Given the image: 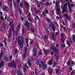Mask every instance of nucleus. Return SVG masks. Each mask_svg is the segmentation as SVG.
Here are the masks:
<instances>
[{
  "label": "nucleus",
  "mask_w": 75,
  "mask_h": 75,
  "mask_svg": "<svg viewBox=\"0 0 75 75\" xmlns=\"http://www.w3.org/2000/svg\"><path fill=\"white\" fill-rule=\"evenodd\" d=\"M62 11V13H64V12H67V10L66 9H63Z\"/></svg>",
  "instance_id": "c9c22d12"
},
{
  "label": "nucleus",
  "mask_w": 75,
  "mask_h": 75,
  "mask_svg": "<svg viewBox=\"0 0 75 75\" xmlns=\"http://www.w3.org/2000/svg\"><path fill=\"white\" fill-rule=\"evenodd\" d=\"M24 67H26L27 69H28V67L27 66V64H25V65H24Z\"/></svg>",
  "instance_id": "09e8293b"
},
{
  "label": "nucleus",
  "mask_w": 75,
  "mask_h": 75,
  "mask_svg": "<svg viewBox=\"0 0 75 75\" xmlns=\"http://www.w3.org/2000/svg\"><path fill=\"white\" fill-rule=\"evenodd\" d=\"M15 53L14 54V55H16L17 53V50L15 49L14 50Z\"/></svg>",
  "instance_id": "f704fd0d"
},
{
  "label": "nucleus",
  "mask_w": 75,
  "mask_h": 75,
  "mask_svg": "<svg viewBox=\"0 0 75 75\" xmlns=\"http://www.w3.org/2000/svg\"><path fill=\"white\" fill-rule=\"evenodd\" d=\"M25 26L28 27V30H29V22L28 21H26L25 23Z\"/></svg>",
  "instance_id": "39448f33"
},
{
  "label": "nucleus",
  "mask_w": 75,
  "mask_h": 75,
  "mask_svg": "<svg viewBox=\"0 0 75 75\" xmlns=\"http://www.w3.org/2000/svg\"><path fill=\"white\" fill-rule=\"evenodd\" d=\"M70 3L69 2L68 3V6L69 8V10L71 12L72 11L71 7L70 6Z\"/></svg>",
  "instance_id": "9d476101"
},
{
  "label": "nucleus",
  "mask_w": 75,
  "mask_h": 75,
  "mask_svg": "<svg viewBox=\"0 0 75 75\" xmlns=\"http://www.w3.org/2000/svg\"><path fill=\"white\" fill-rule=\"evenodd\" d=\"M42 15H43V16H45V11H43L42 13Z\"/></svg>",
  "instance_id": "de8ad7c7"
},
{
  "label": "nucleus",
  "mask_w": 75,
  "mask_h": 75,
  "mask_svg": "<svg viewBox=\"0 0 75 75\" xmlns=\"http://www.w3.org/2000/svg\"><path fill=\"white\" fill-rule=\"evenodd\" d=\"M69 41H68L67 42V44L68 45H69V46L70 47H71V44L70 43H69V42H70V39H69Z\"/></svg>",
  "instance_id": "b1692460"
},
{
  "label": "nucleus",
  "mask_w": 75,
  "mask_h": 75,
  "mask_svg": "<svg viewBox=\"0 0 75 75\" xmlns=\"http://www.w3.org/2000/svg\"><path fill=\"white\" fill-rule=\"evenodd\" d=\"M71 64L72 65H74V64H75V63L74 62V61H72Z\"/></svg>",
  "instance_id": "13d9d810"
},
{
  "label": "nucleus",
  "mask_w": 75,
  "mask_h": 75,
  "mask_svg": "<svg viewBox=\"0 0 75 75\" xmlns=\"http://www.w3.org/2000/svg\"><path fill=\"white\" fill-rule=\"evenodd\" d=\"M38 54L39 55H42V52L41 51V50H40V52L38 53Z\"/></svg>",
  "instance_id": "f3484780"
},
{
  "label": "nucleus",
  "mask_w": 75,
  "mask_h": 75,
  "mask_svg": "<svg viewBox=\"0 0 75 75\" xmlns=\"http://www.w3.org/2000/svg\"><path fill=\"white\" fill-rule=\"evenodd\" d=\"M1 20H2L3 21H4V18H3V17H1Z\"/></svg>",
  "instance_id": "bf43d9fd"
},
{
  "label": "nucleus",
  "mask_w": 75,
  "mask_h": 75,
  "mask_svg": "<svg viewBox=\"0 0 75 75\" xmlns=\"http://www.w3.org/2000/svg\"><path fill=\"white\" fill-rule=\"evenodd\" d=\"M55 51L56 54H58V52H59V51H58V50L56 49L55 50Z\"/></svg>",
  "instance_id": "473e14b6"
},
{
  "label": "nucleus",
  "mask_w": 75,
  "mask_h": 75,
  "mask_svg": "<svg viewBox=\"0 0 75 75\" xmlns=\"http://www.w3.org/2000/svg\"><path fill=\"white\" fill-rule=\"evenodd\" d=\"M3 27L4 28H6V25H3Z\"/></svg>",
  "instance_id": "774afa93"
},
{
  "label": "nucleus",
  "mask_w": 75,
  "mask_h": 75,
  "mask_svg": "<svg viewBox=\"0 0 75 75\" xmlns=\"http://www.w3.org/2000/svg\"><path fill=\"white\" fill-rule=\"evenodd\" d=\"M47 22H48L49 23H50V24H49H49H53V23H51V20H50L48 18L47 19Z\"/></svg>",
  "instance_id": "4be33fe9"
},
{
  "label": "nucleus",
  "mask_w": 75,
  "mask_h": 75,
  "mask_svg": "<svg viewBox=\"0 0 75 75\" xmlns=\"http://www.w3.org/2000/svg\"><path fill=\"white\" fill-rule=\"evenodd\" d=\"M20 29V25H18V26L17 27V28L16 29V32H17Z\"/></svg>",
  "instance_id": "f8f14e48"
},
{
  "label": "nucleus",
  "mask_w": 75,
  "mask_h": 75,
  "mask_svg": "<svg viewBox=\"0 0 75 75\" xmlns=\"http://www.w3.org/2000/svg\"><path fill=\"white\" fill-rule=\"evenodd\" d=\"M75 70H74L71 72V74H70V75H72L74 74H75Z\"/></svg>",
  "instance_id": "393cba45"
},
{
  "label": "nucleus",
  "mask_w": 75,
  "mask_h": 75,
  "mask_svg": "<svg viewBox=\"0 0 75 75\" xmlns=\"http://www.w3.org/2000/svg\"><path fill=\"white\" fill-rule=\"evenodd\" d=\"M3 51L2 50H1V52L0 53V59H1L2 57L3 56Z\"/></svg>",
  "instance_id": "ddd939ff"
},
{
  "label": "nucleus",
  "mask_w": 75,
  "mask_h": 75,
  "mask_svg": "<svg viewBox=\"0 0 75 75\" xmlns=\"http://www.w3.org/2000/svg\"><path fill=\"white\" fill-rule=\"evenodd\" d=\"M34 71H35V74L36 75H38V72L37 71V70L36 69H35Z\"/></svg>",
  "instance_id": "c756f323"
},
{
  "label": "nucleus",
  "mask_w": 75,
  "mask_h": 75,
  "mask_svg": "<svg viewBox=\"0 0 75 75\" xmlns=\"http://www.w3.org/2000/svg\"><path fill=\"white\" fill-rule=\"evenodd\" d=\"M8 66L9 67H11L12 66H13L14 67H16V62L14 61H13L12 62L9 64Z\"/></svg>",
  "instance_id": "f257e3e1"
},
{
  "label": "nucleus",
  "mask_w": 75,
  "mask_h": 75,
  "mask_svg": "<svg viewBox=\"0 0 75 75\" xmlns=\"http://www.w3.org/2000/svg\"><path fill=\"white\" fill-rule=\"evenodd\" d=\"M67 65L68 66H70V60H69L67 62Z\"/></svg>",
  "instance_id": "2f4dec72"
},
{
  "label": "nucleus",
  "mask_w": 75,
  "mask_h": 75,
  "mask_svg": "<svg viewBox=\"0 0 75 75\" xmlns=\"http://www.w3.org/2000/svg\"><path fill=\"white\" fill-rule=\"evenodd\" d=\"M7 7L5 6L4 8H3V10L4 11H6V10H7Z\"/></svg>",
  "instance_id": "bb28decb"
},
{
  "label": "nucleus",
  "mask_w": 75,
  "mask_h": 75,
  "mask_svg": "<svg viewBox=\"0 0 75 75\" xmlns=\"http://www.w3.org/2000/svg\"><path fill=\"white\" fill-rule=\"evenodd\" d=\"M20 6L21 8L23 7V4H22L21 3H20Z\"/></svg>",
  "instance_id": "603ef678"
},
{
  "label": "nucleus",
  "mask_w": 75,
  "mask_h": 75,
  "mask_svg": "<svg viewBox=\"0 0 75 75\" xmlns=\"http://www.w3.org/2000/svg\"><path fill=\"white\" fill-rule=\"evenodd\" d=\"M54 37H55V36H54V34H53L52 36V38H54Z\"/></svg>",
  "instance_id": "6e6d98bb"
},
{
  "label": "nucleus",
  "mask_w": 75,
  "mask_h": 75,
  "mask_svg": "<svg viewBox=\"0 0 75 75\" xmlns=\"http://www.w3.org/2000/svg\"><path fill=\"white\" fill-rule=\"evenodd\" d=\"M48 64H49V65H50L52 64V59H51L49 60L48 62Z\"/></svg>",
  "instance_id": "1a4fd4ad"
},
{
  "label": "nucleus",
  "mask_w": 75,
  "mask_h": 75,
  "mask_svg": "<svg viewBox=\"0 0 75 75\" xmlns=\"http://www.w3.org/2000/svg\"><path fill=\"white\" fill-rule=\"evenodd\" d=\"M7 15L6 14L5 15V19L6 20V19H7Z\"/></svg>",
  "instance_id": "4d7b16f0"
},
{
  "label": "nucleus",
  "mask_w": 75,
  "mask_h": 75,
  "mask_svg": "<svg viewBox=\"0 0 75 75\" xmlns=\"http://www.w3.org/2000/svg\"><path fill=\"white\" fill-rule=\"evenodd\" d=\"M17 1L18 3V4H19V3L20 2V0H17Z\"/></svg>",
  "instance_id": "052dcab7"
},
{
  "label": "nucleus",
  "mask_w": 75,
  "mask_h": 75,
  "mask_svg": "<svg viewBox=\"0 0 75 75\" xmlns=\"http://www.w3.org/2000/svg\"><path fill=\"white\" fill-rule=\"evenodd\" d=\"M35 55H36V53L35 52H33L34 56H35Z\"/></svg>",
  "instance_id": "e2e57ef3"
},
{
  "label": "nucleus",
  "mask_w": 75,
  "mask_h": 75,
  "mask_svg": "<svg viewBox=\"0 0 75 75\" xmlns=\"http://www.w3.org/2000/svg\"><path fill=\"white\" fill-rule=\"evenodd\" d=\"M69 69H70V71H72V70H73L72 68V67H70L69 68Z\"/></svg>",
  "instance_id": "864d4df0"
},
{
  "label": "nucleus",
  "mask_w": 75,
  "mask_h": 75,
  "mask_svg": "<svg viewBox=\"0 0 75 75\" xmlns=\"http://www.w3.org/2000/svg\"><path fill=\"white\" fill-rule=\"evenodd\" d=\"M75 27V23H73L72 28H74Z\"/></svg>",
  "instance_id": "4c0bfd02"
},
{
  "label": "nucleus",
  "mask_w": 75,
  "mask_h": 75,
  "mask_svg": "<svg viewBox=\"0 0 75 75\" xmlns=\"http://www.w3.org/2000/svg\"><path fill=\"white\" fill-rule=\"evenodd\" d=\"M43 39L44 41H46V39H47V35H45L44 36Z\"/></svg>",
  "instance_id": "7c9ffc66"
},
{
  "label": "nucleus",
  "mask_w": 75,
  "mask_h": 75,
  "mask_svg": "<svg viewBox=\"0 0 75 75\" xmlns=\"http://www.w3.org/2000/svg\"><path fill=\"white\" fill-rule=\"evenodd\" d=\"M32 32L33 33H35V28H31V29Z\"/></svg>",
  "instance_id": "c85d7f7f"
},
{
  "label": "nucleus",
  "mask_w": 75,
  "mask_h": 75,
  "mask_svg": "<svg viewBox=\"0 0 75 75\" xmlns=\"http://www.w3.org/2000/svg\"><path fill=\"white\" fill-rule=\"evenodd\" d=\"M25 50L24 51V54L22 56V58L23 59H24L25 58V54H27V47L25 46Z\"/></svg>",
  "instance_id": "f03ea898"
},
{
  "label": "nucleus",
  "mask_w": 75,
  "mask_h": 75,
  "mask_svg": "<svg viewBox=\"0 0 75 75\" xmlns=\"http://www.w3.org/2000/svg\"><path fill=\"white\" fill-rule=\"evenodd\" d=\"M31 62V60H28L27 62V63L29 65L30 67H31V64L30 62Z\"/></svg>",
  "instance_id": "9b49d317"
},
{
  "label": "nucleus",
  "mask_w": 75,
  "mask_h": 75,
  "mask_svg": "<svg viewBox=\"0 0 75 75\" xmlns=\"http://www.w3.org/2000/svg\"><path fill=\"white\" fill-rule=\"evenodd\" d=\"M33 53L35 52V49H33Z\"/></svg>",
  "instance_id": "5fc2aeb1"
},
{
  "label": "nucleus",
  "mask_w": 75,
  "mask_h": 75,
  "mask_svg": "<svg viewBox=\"0 0 75 75\" xmlns=\"http://www.w3.org/2000/svg\"><path fill=\"white\" fill-rule=\"evenodd\" d=\"M37 3H38V4H41V2L37 1Z\"/></svg>",
  "instance_id": "8fccbe9b"
},
{
  "label": "nucleus",
  "mask_w": 75,
  "mask_h": 75,
  "mask_svg": "<svg viewBox=\"0 0 75 75\" xmlns=\"http://www.w3.org/2000/svg\"><path fill=\"white\" fill-rule=\"evenodd\" d=\"M23 71H24L25 72H26V69H25V68H24L23 69Z\"/></svg>",
  "instance_id": "680f3d73"
},
{
  "label": "nucleus",
  "mask_w": 75,
  "mask_h": 75,
  "mask_svg": "<svg viewBox=\"0 0 75 75\" xmlns=\"http://www.w3.org/2000/svg\"><path fill=\"white\" fill-rule=\"evenodd\" d=\"M40 11L39 10H36L35 11V13H40Z\"/></svg>",
  "instance_id": "a19ab883"
},
{
  "label": "nucleus",
  "mask_w": 75,
  "mask_h": 75,
  "mask_svg": "<svg viewBox=\"0 0 75 75\" xmlns=\"http://www.w3.org/2000/svg\"><path fill=\"white\" fill-rule=\"evenodd\" d=\"M11 29L10 28L9 30V33L8 35V38L11 37Z\"/></svg>",
  "instance_id": "20e7f679"
},
{
  "label": "nucleus",
  "mask_w": 75,
  "mask_h": 75,
  "mask_svg": "<svg viewBox=\"0 0 75 75\" xmlns=\"http://www.w3.org/2000/svg\"><path fill=\"white\" fill-rule=\"evenodd\" d=\"M64 16L68 20H69L70 18L68 16V14H67V13H65L64 15Z\"/></svg>",
  "instance_id": "6e6552de"
},
{
  "label": "nucleus",
  "mask_w": 75,
  "mask_h": 75,
  "mask_svg": "<svg viewBox=\"0 0 75 75\" xmlns=\"http://www.w3.org/2000/svg\"><path fill=\"white\" fill-rule=\"evenodd\" d=\"M17 74L18 75H22V73L19 71H17Z\"/></svg>",
  "instance_id": "6ab92c4d"
},
{
  "label": "nucleus",
  "mask_w": 75,
  "mask_h": 75,
  "mask_svg": "<svg viewBox=\"0 0 75 75\" xmlns=\"http://www.w3.org/2000/svg\"><path fill=\"white\" fill-rule=\"evenodd\" d=\"M24 40H22L21 41V40H19L18 41V44L19 45H20L21 48H22L23 47V45L24 43Z\"/></svg>",
  "instance_id": "7ed1b4c3"
},
{
  "label": "nucleus",
  "mask_w": 75,
  "mask_h": 75,
  "mask_svg": "<svg viewBox=\"0 0 75 75\" xmlns=\"http://www.w3.org/2000/svg\"><path fill=\"white\" fill-rule=\"evenodd\" d=\"M72 37H73V41L75 42V35H74L72 36Z\"/></svg>",
  "instance_id": "5701e85b"
},
{
  "label": "nucleus",
  "mask_w": 75,
  "mask_h": 75,
  "mask_svg": "<svg viewBox=\"0 0 75 75\" xmlns=\"http://www.w3.org/2000/svg\"><path fill=\"white\" fill-rule=\"evenodd\" d=\"M61 36H62V39H61V41L62 42H65V39L64 38V35L63 34V33H61Z\"/></svg>",
  "instance_id": "0eeeda50"
},
{
  "label": "nucleus",
  "mask_w": 75,
  "mask_h": 75,
  "mask_svg": "<svg viewBox=\"0 0 75 75\" xmlns=\"http://www.w3.org/2000/svg\"><path fill=\"white\" fill-rule=\"evenodd\" d=\"M42 68L43 69H45L47 68V64H45L42 67Z\"/></svg>",
  "instance_id": "2eb2a0df"
},
{
  "label": "nucleus",
  "mask_w": 75,
  "mask_h": 75,
  "mask_svg": "<svg viewBox=\"0 0 75 75\" xmlns=\"http://www.w3.org/2000/svg\"><path fill=\"white\" fill-rule=\"evenodd\" d=\"M53 65L55 66V65H56V63H55V62H54L53 63Z\"/></svg>",
  "instance_id": "338daca9"
},
{
  "label": "nucleus",
  "mask_w": 75,
  "mask_h": 75,
  "mask_svg": "<svg viewBox=\"0 0 75 75\" xmlns=\"http://www.w3.org/2000/svg\"><path fill=\"white\" fill-rule=\"evenodd\" d=\"M59 3V1L58 0H56V4H57V5H58Z\"/></svg>",
  "instance_id": "72a5a7b5"
},
{
  "label": "nucleus",
  "mask_w": 75,
  "mask_h": 75,
  "mask_svg": "<svg viewBox=\"0 0 75 75\" xmlns=\"http://www.w3.org/2000/svg\"><path fill=\"white\" fill-rule=\"evenodd\" d=\"M4 60H6V61H8V57L5 56V55H4Z\"/></svg>",
  "instance_id": "dca6fc26"
},
{
  "label": "nucleus",
  "mask_w": 75,
  "mask_h": 75,
  "mask_svg": "<svg viewBox=\"0 0 75 75\" xmlns=\"http://www.w3.org/2000/svg\"><path fill=\"white\" fill-rule=\"evenodd\" d=\"M59 56H57V57H56V59H58V58H59Z\"/></svg>",
  "instance_id": "69168bd1"
},
{
  "label": "nucleus",
  "mask_w": 75,
  "mask_h": 75,
  "mask_svg": "<svg viewBox=\"0 0 75 75\" xmlns=\"http://www.w3.org/2000/svg\"><path fill=\"white\" fill-rule=\"evenodd\" d=\"M12 56H10V60H11V59H12Z\"/></svg>",
  "instance_id": "0e129e2a"
},
{
  "label": "nucleus",
  "mask_w": 75,
  "mask_h": 75,
  "mask_svg": "<svg viewBox=\"0 0 75 75\" xmlns=\"http://www.w3.org/2000/svg\"><path fill=\"white\" fill-rule=\"evenodd\" d=\"M52 72V69H50L49 70V72L51 73V72Z\"/></svg>",
  "instance_id": "49530a36"
},
{
  "label": "nucleus",
  "mask_w": 75,
  "mask_h": 75,
  "mask_svg": "<svg viewBox=\"0 0 75 75\" xmlns=\"http://www.w3.org/2000/svg\"><path fill=\"white\" fill-rule=\"evenodd\" d=\"M45 10L46 14H48V10H47L46 8H45Z\"/></svg>",
  "instance_id": "cd10ccee"
},
{
  "label": "nucleus",
  "mask_w": 75,
  "mask_h": 75,
  "mask_svg": "<svg viewBox=\"0 0 75 75\" xmlns=\"http://www.w3.org/2000/svg\"><path fill=\"white\" fill-rule=\"evenodd\" d=\"M49 3L47 2L45 4V6H48L49 5Z\"/></svg>",
  "instance_id": "37998d69"
},
{
  "label": "nucleus",
  "mask_w": 75,
  "mask_h": 75,
  "mask_svg": "<svg viewBox=\"0 0 75 75\" xmlns=\"http://www.w3.org/2000/svg\"><path fill=\"white\" fill-rule=\"evenodd\" d=\"M44 52L45 54H46V53L48 52V50H45L44 51Z\"/></svg>",
  "instance_id": "ea45409f"
},
{
  "label": "nucleus",
  "mask_w": 75,
  "mask_h": 75,
  "mask_svg": "<svg viewBox=\"0 0 75 75\" xmlns=\"http://www.w3.org/2000/svg\"><path fill=\"white\" fill-rule=\"evenodd\" d=\"M9 25L10 26L11 25V27H12V29L13 30H14V28L13 27V25H14V24H13V22H11L10 23Z\"/></svg>",
  "instance_id": "4468645a"
},
{
  "label": "nucleus",
  "mask_w": 75,
  "mask_h": 75,
  "mask_svg": "<svg viewBox=\"0 0 75 75\" xmlns=\"http://www.w3.org/2000/svg\"><path fill=\"white\" fill-rule=\"evenodd\" d=\"M65 47V44H62L61 46L62 48H64Z\"/></svg>",
  "instance_id": "e433bc0d"
},
{
  "label": "nucleus",
  "mask_w": 75,
  "mask_h": 75,
  "mask_svg": "<svg viewBox=\"0 0 75 75\" xmlns=\"http://www.w3.org/2000/svg\"><path fill=\"white\" fill-rule=\"evenodd\" d=\"M67 4L66 3L64 5L63 9H65V8H67Z\"/></svg>",
  "instance_id": "a211bd4d"
},
{
  "label": "nucleus",
  "mask_w": 75,
  "mask_h": 75,
  "mask_svg": "<svg viewBox=\"0 0 75 75\" xmlns=\"http://www.w3.org/2000/svg\"><path fill=\"white\" fill-rule=\"evenodd\" d=\"M56 10L57 11V13L59 14V12L60 11V8H57Z\"/></svg>",
  "instance_id": "412c9836"
},
{
  "label": "nucleus",
  "mask_w": 75,
  "mask_h": 75,
  "mask_svg": "<svg viewBox=\"0 0 75 75\" xmlns=\"http://www.w3.org/2000/svg\"><path fill=\"white\" fill-rule=\"evenodd\" d=\"M0 47H3L4 46V45L3 44H0Z\"/></svg>",
  "instance_id": "3c124183"
},
{
  "label": "nucleus",
  "mask_w": 75,
  "mask_h": 75,
  "mask_svg": "<svg viewBox=\"0 0 75 75\" xmlns=\"http://www.w3.org/2000/svg\"><path fill=\"white\" fill-rule=\"evenodd\" d=\"M3 65H4V62L2 61L0 64V65L1 67H3Z\"/></svg>",
  "instance_id": "a878e982"
},
{
  "label": "nucleus",
  "mask_w": 75,
  "mask_h": 75,
  "mask_svg": "<svg viewBox=\"0 0 75 75\" xmlns=\"http://www.w3.org/2000/svg\"><path fill=\"white\" fill-rule=\"evenodd\" d=\"M58 71H59V70L58 69H56V73L57 74H58Z\"/></svg>",
  "instance_id": "a18cd8bd"
},
{
  "label": "nucleus",
  "mask_w": 75,
  "mask_h": 75,
  "mask_svg": "<svg viewBox=\"0 0 75 75\" xmlns=\"http://www.w3.org/2000/svg\"><path fill=\"white\" fill-rule=\"evenodd\" d=\"M25 5H26V7H30L28 5V4L26 1H25Z\"/></svg>",
  "instance_id": "aec40b11"
},
{
  "label": "nucleus",
  "mask_w": 75,
  "mask_h": 75,
  "mask_svg": "<svg viewBox=\"0 0 75 75\" xmlns=\"http://www.w3.org/2000/svg\"><path fill=\"white\" fill-rule=\"evenodd\" d=\"M49 25L50 26V27H52V30H53V31H55V28L54 27V25L53 23H51V24H49Z\"/></svg>",
  "instance_id": "423d86ee"
},
{
  "label": "nucleus",
  "mask_w": 75,
  "mask_h": 75,
  "mask_svg": "<svg viewBox=\"0 0 75 75\" xmlns=\"http://www.w3.org/2000/svg\"><path fill=\"white\" fill-rule=\"evenodd\" d=\"M50 48L52 50H55V47H51Z\"/></svg>",
  "instance_id": "58836bf2"
},
{
  "label": "nucleus",
  "mask_w": 75,
  "mask_h": 75,
  "mask_svg": "<svg viewBox=\"0 0 75 75\" xmlns=\"http://www.w3.org/2000/svg\"><path fill=\"white\" fill-rule=\"evenodd\" d=\"M70 6H71V7H73L75 6V4H70Z\"/></svg>",
  "instance_id": "c03bdc74"
},
{
  "label": "nucleus",
  "mask_w": 75,
  "mask_h": 75,
  "mask_svg": "<svg viewBox=\"0 0 75 75\" xmlns=\"http://www.w3.org/2000/svg\"><path fill=\"white\" fill-rule=\"evenodd\" d=\"M39 64H40V61H39V60H38L36 62V64L37 65H38Z\"/></svg>",
  "instance_id": "79ce46f5"
}]
</instances>
